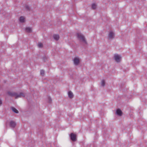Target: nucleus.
Returning <instances> with one entry per match:
<instances>
[{
  "label": "nucleus",
  "instance_id": "1",
  "mask_svg": "<svg viewBox=\"0 0 147 147\" xmlns=\"http://www.w3.org/2000/svg\"><path fill=\"white\" fill-rule=\"evenodd\" d=\"M8 94L11 96L14 97L15 98H17L22 97H24L25 96V94L22 92L18 93L16 92H8Z\"/></svg>",
  "mask_w": 147,
  "mask_h": 147
},
{
  "label": "nucleus",
  "instance_id": "2",
  "mask_svg": "<svg viewBox=\"0 0 147 147\" xmlns=\"http://www.w3.org/2000/svg\"><path fill=\"white\" fill-rule=\"evenodd\" d=\"M77 37L80 40L85 43H86V41L84 36L80 33H78L77 34Z\"/></svg>",
  "mask_w": 147,
  "mask_h": 147
},
{
  "label": "nucleus",
  "instance_id": "3",
  "mask_svg": "<svg viewBox=\"0 0 147 147\" xmlns=\"http://www.w3.org/2000/svg\"><path fill=\"white\" fill-rule=\"evenodd\" d=\"M114 59L117 62H119L120 61L121 57L120 55L118 54H115L114 56Z\"/></svg>",
  "mask_w": 147,
  "mask_h": 147
},
{
  "label": "nucleus",
  "instance_id": "4",
  "mask_svg": "<svg viewBox=\"0 0 147 147\" xmlns=\"http://www.w3.org/2000/svg\"><path fill=\"white\" fill-rule=\"evenodd\" d=\"M71 139L73 141H75L76 140V135L73 133H71L70 135Z\"/></svg>",
  "mask_w": 147,
  "mask_h": 147
},
{
  "label": "nucleus",
  "instance_id": "5",
  "mask_svg": "<svg viewBox=\"0 0 147 147\" xmlns=\"http://www.w3.org/2000/svg\"><path fill=\"white\" fill-rule=\"evenodd\" d=\"M80 60L78 57H75L74 60V62L75 65H78L79 63Z\"/></svg>",
  "mask_w": 147,
  "mask_h": 147
},
{
  "label": "nucleus",
  "instance_id": "6",
  "mask_svg": "<svg viewBox=\"0 0 147 147\" xmlns=\"http://www.w3.org/2000/svg\"><path fill=\"white\" fill-rule=\"evenodd\" d=\"M16 125V123L15 122L13 121H11L9 123L10 126L12 128H14L15 127Z\"/></svg>",
  "mask_w": 147,
  "mask_h": 147
},
{
  "label": "nucleus",
  "instance_id": "7",
  "mask_svg": "<svg viewBox=\"0 0 147 147\" xmlns=\"http://www.w3.org/2000/svg\"><path fill=\"white\" fill-rule=\"evenodd\" d=\"M114 33L112 31H110L109 34V39L113 38H114Z\"/></svg>",
  "mask_w": 147,
  "mask_h": 147
},
{
  "label": "nucleus",
  "instance_id": "8",
  "mask_svg": "<svg viewBox=\"0 0 147 147\" xmlns=\"http://www.w3.org/2000/svg\"><path fill=\"white\" fill-rule=\"evenodd\" d=\"M116 113L118 115L121 116L122 115V112L120 109H118L116 111Z\"/></svg>",
  "mask_w": 147,
  "mask_h": 147
},
{
  "label": "nucleus",
  "instance_id": "9",
  "mask_svg": "<svg viewBox=\"0 0 147 147\" xmlns=\"http://www.w3.org/2000/svg\"><path fill=\"white\" fill-rule=\"evenodd\" d=\"M53 37L56 40H58L59 38V36L58 34H54Z\"/></svg>",
  "mask_w": 147,
  "mask_h": 147
},
{
  "label": "nucleus",
  "instance_id": "10",
  "mask_svg": "<svg viewBox=\"0 0 147 147\" xmlns=\"http://www.w3.org/2000/svg\"><path fill=\"white\" fill-rule=\"evenodd\" d=\"M69 97L70 98H72L73 97L72 92L71 91H69L68 92Z\"/></svg>",
  "mask_w": 147,
  "mask_h": 147
},
{
  "label": "nucleus",
  "instance_id": "11",
  "mask_svg": "<svg viewBox=\"0 0 147 147\" xmlns=\"http://www.w3.org/2000/svg\"><path fill=\"white\" fill-rule=\"evenodd\" d=\"M11 109L12 111L13 112H15V113H18L19 112H18V111L15 108H14V107H12L11 108Z\"/></svg>",
  "mask_w": 147,
  "mask_h": 147
},
{
  "label": "nucleus",
  "instance_id": "12",
  "mask_svg": "<svg viewBox=\"0 0 147 147\" xmlns=\"http://www.w3.org/2000/svg\"><path fill=\"white\" fill-rule=\"evenodd\" d=\"M19 20L20 22H24L25 18L23 16H21L20 17Z\"/></svg>",
  "mask_w": 147,
  "mask_h": 147
},
{
  "label": "nucleus",
  "instance_id": "13",
  "mask_svg": "<svg viewBox=\"0 0 147 147\" xmlns=\"http://www.w3.org/2000/svg\"><path fill=\"white\" fill-rule=\"evenodd\" d=\"M26 31L28 32H30L32 31L31 28L28 27H26Z\"/></svg>",
  "mask_w": 147,
  "mask_h": 147
},
{
  "label": "nucleus",
  "instance_id": "14",
  "mask_svg": "<svg viewBox=\"0 0 147 147\" xmlns=\"http://www.w3.org/2000/svg\"><path fill=\"white\" fill-rule=\"evenodd\" d=\"M96 7V5L94 3H93L92 5V8L93 9H95Z\"/></svg>",
  "mask_w": 147,
  "mask_h": 147
},
{
  "label": "nucleus",
  "instance_id": "15",
  "mask_svg": "<svg viewBox=\"0 0 147 147\" xmlns=\"http://www.w3.org/2000/svg\"><path fill=\"white\" fill-rule=\"evenodd\" d=\"M38 46L39 48H42L43 47V44L41 42H38Z\"/></svg>",
  "mask_w": 147,
  "mask_h": 147
},
{
  "label": "nucleus",
  "instance_id": "16",
  "mask_svg": "<svg viewBox=\"0 0 147 147\" xmlns=\"http://www.w3.org/2000/svg\"><path fill=\"white\" fill-rule=\"evenodd\" d=\"M101 85L102 86H104L105 85V82L104 80H102L101 81Z\"/></svg>",
  "mask_w": 147,
  "mask_h": 147
},
{
  "label": "nucleus",
  "instance_id": "17",
  "mask_svg": "<svg viewBox=\"0 0 147 147\" xmlns=\"http://www.w3.org/2000/svg\"><path fill=\"white\" fill-rule=\"evenodd\" d=\"M40 73L41 75L42 76H43L44 75L45 73L44 71L43 70H40Z\"/></svg>",
  "mask_w": 147,
  "mask_h": 147
},
{
  "label": "nucleus",
  "instance_id": "18",
  "mask_svg": "<svg viewBox=\"0 0 147 147\" xmlns=\"http://www.w3.org/2000/svg\"><path fill=\"white\" fill-rule=\"evenodd\" d=\"M25 8L26 9H27V10H30V7L29 6H28L27 5H25Z\"/></svg>",
  "mask_w": 147,
  "mask_h": 147
},
{
  "label": "nucleus",
  "instance_id": "19",
  "mask_svg": "<svg viewBox=\"0 0 147 147\" xmlns=\"http://www.w3.org/2000/svg\"><path fill=\"white\" fill-rule=\"evenodd\" d=\"M48 99H49V103H51L52 102V99L50 97H49L48 98Z\"/></svg>",
  "mask_w": 147,
  "mask_h": 147
},
{
  "label": "nucleus",
  "instance_id": "20",
  "mask_svg": "<svg viewBox=\"0 0 147 147\" xmlns=\"http://www.w3.org/2000/svg\"><path fill=\"white\" fill-rule=\"evenodd\" d=\"M2 104V101L1 99L0 98V105Z\"/></svg>",
  "mask_w": 147,
  "mask_h": 147
}]
</instances>
